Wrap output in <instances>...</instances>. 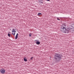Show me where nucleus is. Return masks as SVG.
<instances>
[{
    "instance_id": "nucleus-5",
    "label": "nucleus",
    "mask_w": 74,
    "mask_h": 74,
    "mask_svg": "<svg viewBox=\"0 0 74 74\" xmlns=\"http://www.w3.org/2000/svg\"><path fill=\"white\" fill-rule=\"evenodd\" d=\"M36 44L37 45H40V42L38 41L36 42Z\"/></svg>"
},
{
    "instance_id": "nucleus-9",
    "label": "nucleus",
    "mask_w": 74,
    "mask_h": 74,
    "mask_svg": "<svg viewBox=\"0 0 74 74\" xmlns=\"http://www.w3.org/2000/svg\"><path fill=\"white\" fill-rule=\"evenodd\" d=\"M33 57H31V58L30 59V61H32V60H33Z\"/></svg>"
},
{
    "instance_id": "nucleus-7",
    "label": "nucleus",
    "mask_w": 74,
    "mask_h": 74,
    "mask_svg": "<svg viewBox=\"0 0 74 74\" xmlns=\"http://www.w3.org/2000/svg\"><path fill=\"white\" fill-rule=\"evenodd\" d=\"M24 60L25 62H27V60L26 59V58L25 57L24 58Z\"/></svg>"
},
{
    "instance_id": "nucleus-18",
    "label": "nucleus",
    "mask_w": 74,
    "mask_h": 74,
    "mask_svg": "<svg viewBox=\"0 0 74 74\" xmlns=\"http://www.w3.org/2000/svg\"><path fill=\"white\" fill-rule=\"evenodd\" d=\"M9 33H11V32H9Z\"/></svg>"
},
{
    "instance_id": "nucleus-2",
    "label": "nucleus",
    "mask_w": 74,
    "mask_h": 74,
    "mask_svg": "<svg viewBox=\"0 0 74 74\" xmlns=\"http://www.w3.org/2000/svg\"><path fill=\"white\" fill-rule=\"evenodd\" d=\"M62 59V55L56 53L54 56V60L56 63L59 62L60 60Z\"/></svg>"
},
{
    "instance_id": "nucleus-14",
    "label": "nucleus",
    "mask_w": 74,
    "mask_h": 74,
    "mask_svg": "<svg viewBox=\"0 0 74 74\" xmlns=\"http://www.w3.org/2000/svg\"><path fill=\"white\" fill-rule=\"evenodd\" d=\"M40 3H43V1H41Z\"/></svg>"
},
{
    "instance_id": "nucleus-4",
    "label": "nucleus",
    "mask_w": 74,
    "mask_h": 74,
    "mask_svg": "<svg viewBox=\"0 0 74 74\" xmlns=\"http://www.w3.org/2000/svg\"><path fill=\"white\" fill-rule=\"evenodd\" d=\"M0 72L2 74H4V73H5V70H4L3 69H2L0 70Z\"/></svg>"
},
{
    "instance_id": "nucleus-19",
    "label": "nucleus",
    "mask_w": 74,
    "mask_h": 74,
    "mask_svg": "<svg viewBox=\"0 0 74 74\" xmlns=\"http://www.w3.org/2000/svg\"><path fill=\"white\" fill-rule=\"evenodd\" d=\"M11 38H12V36H11Z\"/></svg>"
},
{
    "instance_id": "nucleus-16",
    "label": "nucleus",
    "mask_w": 74,
    "mask_h": 74,
    "mask_svg": "<svg viewBox=\"0 0 74 74\" xmlns=\"http://www.w3.org/2000/svg\"><path fill=\"white\" fill-rule=\"evenodd\" d=\"M14 31H16V29H14Z\"/></svg>"
},
{
    "instance_id": "nucleus-11",
    "label": "nucleus",
    "mask_w": 74,
    "mask_h": 74,
    "mask_svg": "<svg viewBox=\"0 0 74 74\" xmlns=\"http://www.w3.org/2000/svg\"><path fill=\"white\" fill-rule=\"evenodd\" d=\"M39 3L41 2V1H43V0H39Z\"/></svg>"
},
{
    "instance_id": "nucleus-8",
    "label": "nucleus",
    "mask_w": 74,
    "mask_h": 74,
    "mask_svg": "<svg viewBox=\"0 0 74 74\" xmlns=\"http://www.w3.org/2000/svg\"><path fill=\"white\" fill-rule=\"evenodd\" d=\"M42 15V13H38V16H41V15Z\"/></svg>"
},
{
    "instance_id": "nucleus-6",
    "label": "nucleus",
    "mask_w": 74,
    "mask_h": 74,
    "mask_svg": "<svg viewBox=\"0 0 74 74\" xmlns=\"http://www.w3.org/2000/svg\"><path fill=\"white\" fill-rule=\"evenodd\" d=\"M18 34L17 33L16 35V37L15 38V40L17 39V38H18Z\"/></svg>"
},
{
    "instance_id": "nucleus-15",
    "label": "nucleus",
    "mask_w": 74,
    "mask_h": 74,
    "mask_svg": "<svg viewBox=\"0 0 74 74\" xmlns=\"http://www.w3.org/2000/svg\"><path fill=\"white\" fill-rule=\"evenodd\" d=\"M47 1H50V0H47Z\"/></svg>"
},
{
    "instance_id": "nucleus-12",
    "label": "nucleus",
    "mask_w": 74,
    "mask_h": 74,
    "mask_svg": "<svg viewBox=\"0 0 74 74\" xmlns=\"http://www.w3.org/2000/svg\"><path fill=\"white\" fill-rule=\"evenodd\" d=\"M57 19L58 20V21H60V19L59 18V17H57Z\"/></svg>"
},
{
    "instance_id": "nucleus-17",
    "label": "nucleus",
    "mask_w": 74,
    "mask_h": 74,
    "mask_svg": "<svg viewBox=\"0 0 74 74\" xmlns=\"http://www.w3.org/2000/svg\"><path fill=\"white\" fill-rule=\"evenodd\" d=\"M36 41H37V40H35V42H36Z\"/></svg>"
},
{
    "instance_id": "nucleus-13",
    "label": "nucleus",
    "mask_w": 74,
    "mask_h": 74,
    "mask_svg": "<svg viewBox=\"0 0 74 74\" xmlns=\"http://www.w3.org/2000/svg\"><path fill=\"white\" fill-rule=\"evenodd\" d=\"M31 36H32V34L31 33H30L29 34V37H31Z\"/></svg>"
},
{
    "instance_id": "nucleus-3",
    "label": "nucleus",
    "mask_w": 74,
    "mask_h": 74,
    "mask_svg": "<svg viewBox=\"0 0 74 74\" xmlns=\"http://www.w3.org/2000/svg\"><path fill=\"white\" fill-rule=\"evenodd\" d=\"M12 32H14V33H12V34L13 35V36H15V32H16V31L14 30V29H12Z\"/></svg>"
},
{
    "instance_id": "nucleus-1",
    "label": "nucleus",
    "mask_w": 74,
    "mask_h": 74,
    "mask_svg": "<svg viewBox=\"0 0 74 74\" xmlns=\"http://www.w3.org/2000/svg\"><path fill=\"white\" fill-rule=\"evenodd\" d=\"M62 25L61 26L60 29L61 32L65 33H70L71 32H74V24H72L70 25L68 27H65L64 26L66 25L65 23H62Z\"/></svg>"
},
{
    "instance_id": "nucleus-10",
    "label": "nucleus",
    "mask_w": 74,
    "mask_h": 74,
    "mask_svg": "<svg viewBox=\"0 0 74 74\" xmlns=\"http://www.w3.org/2000/svg\"><path fill=\"white\" fill-rule=\"evenodd\" d=\"M8 36L9 37H11V35L10 33L8 34Z\"/></svg>"
}]
</instances>
